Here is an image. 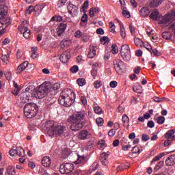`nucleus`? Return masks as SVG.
<instances>
[{
  "label": "nucleus",
  "mask_w": 175,
  "mask_h": 175,
  "mask_svg": "<svg viewBox=\"0 0 175 175\" xmlns=\"http://www.w3.org/2000/svg\"><path fill=\"white\" fill-rule=\"evenodd\" d=\"M85 120V111H81L71 115L68 118V122L70 124V129L73 132L80 131L84 126V121Z\"/></svg>",
  "instance_id": "1"
},
{
  "label": "nucleus",
  "mask_w": 175,
  "mask_h": 175,
  "mask_svg": "<svg viewBox=\"0 0 175 175\" xmlns=\"http://www.w3.org/2000/svg\"><path fill=\"white\" fill-rule=\"evenodd\" d=\"M46 133L50 137H58L68 131V127L64 125H54V121L49 120L45 124Z\"/></svg>",
  "instance_id": "2"
},
{
  "label": "nucleus",
  "mask_w": 175,
  "mask_h": 175,
  "mask_svg": "<svg viewBox=\"0 0 175 175\" xmlns=\"http://www.w3.org/2000/svg\"><path fill=\"white\" fill-rule=\"evenodd\" d=\"M73 96H75V92H73L72 89H65L60 94L58 102L62 106L70 107L73 103Z\"/></svg>",
  "instance_id": "3"
},
{
  "label": "nucleus",
  "mask_w": 175,
  "mask_h": 175,
  "mask_svg": "<svg viewBox=\"0 0 175 175\" xmlns=\"http://www.w3.org/2000/svg\"><path fill=\"white\" fill-rule=\"evenodd\" d=\"M24 114L27 118H33L38 114V105L36 103H27L24 107Z\"/></svg>",
  "instance_id": "4"
},
{
  "label": "nucleus",
  "mask_w": 175,
  "mask_h": 175,
  "mask_svg": "<svg viewBox=\"0 0 175 175\" xmlns=\"http://www.w3.org/2000/svg\"><path fill=\"white\" fill-rule=\"evenodd\" d=\"M174 20L175 12H172L164 16H159V17L157 18V22L159 24L164 25V27H167L168 25H170V24H172V22L174 21Z\"/></svg>",
  "instance_id": "5"
},
{
  "label": "nucleus",
  "mask_w": 175,
  "mask_h": 175,
  "mask_svg": "<svg viewBox=\"0 0 175 175\" xmlns=\"http://www.w3.org/2000/svg\"><path fill=\"white\" fill-rule=\"evenodd\" d=\"M46 95H50V94L49 93L47 83L44 82L41 84L37 91L35 92L34 96L37 99H42Z\"/></svg>",
  "instance_id": "6"
},
{
  "label": "nucleus",
  "mask_w": 175,
  "mask_h": 175,
  "mask_svg": "<svg viewBox=\"0 0 175 175\" xmlns=\"http://www.w3.org/2000/svg\"><path fill=\"white\" fill-rule=\"evenodd\" d=\"M75 170V165L70 163L62 164L59 167V172L62 174H72Z\"/></svg>",
  "instance_id": "7"
},
{
  "label": "nucleus",
  "mask_w": 175,
  "mask_h": 175,
  "mask_svg": "<svg viewBox=\"0 0 175 175\" xmlns=\"http://www.w3.org/2000/svg\"><path fill=\"white\" fill-rule=\"evenodd\" d=\"M120 55L124 61H129L131 59V48L128 44L122 45Z\"/></svg>",
  "instance_id": "8"
},
{
  "label": "nucleus",
  "mask_w": 175,
  "mask_h": 175,
  "mask_svg": "<svg viewBox=\"0 0 175 175\" xmlns=\"http://www.w3.org/2000/svg\"><path fill=\"white\" fill-rule=\"evenodd\" d=\"M48 92L50 95H57L58 90H59V84L55 83L52 87L49 86V83H47Z\"/></svg>",
  "instance_id": "9"
},
{
  "label": "nucleus",
  "mask_w": 175,
  "mask_h": 175,
  "mask_svg": "<svg viewBox=\"0 0 175 175\" xmlns=\"http://www.w3.org/2000/svg\"><path fill=\"white\" fill-rule=\"evenodd\" d=\"M67 9L69 14H70L72 17H75V16H76V14L79 12V8H77V6L72 3H69L68 5Z\"/></svg>",
  "instance_id": "10"
},
{
  "label": "nucleus",
  "mask_w": 175,
  "mask_h": 175,
  "mask_svg": "<svg viewBox=\"0 0 175 175\" xmlns=\"http://www.w3.org/2000/svg\"><path fill=\"white\" fill-rule=\"evenodd\" d=\"M27 25H24V24L21 25V27H18L21 33L23 34V36L25 39H29L31 36V31L27 28Z\"/></svg>",
  "instance_id": "11"
},
{
  "label": "nucleus",
  "mask_w": 175,
  "mask_h": 175,
  "mask_svg": "<svg viewBox=\"0 0 175 175\" xmlns=\"http://www.w3.org/2000/svg\"><path fill=\"white\" fill-rule=\"evenodd\" d=\"M59 59L61 62H63V64H66V62H68L70 59V53H69V51L63 53L60 55Z\"/></svg>",
  "instance_id": "12"
},
{
  "label": "nucleus",
  "mask_w": 175,
  "mask_h": 175,
  "mask_svg": "<svg viewBox=\"0 0 175 175\" xmlns=\"http://www.w3.org/2000/svg\"><path fill=\"white\" fill-rule=\"evenodd\" d=\"M175 129H171L168 131L165 135V138L167 140L174 141L175 140Z\"/></svg>",
  "instance_id": "13"
},
{
  "label": "nucleus",
  "mask_w": 175,
  "mask_h": 175,
  "mask_svg": "<svg viewBox=\"0 0 175 175\" xmlns=\"http://www.w3.org/2000/svg\"><path fill=\"white\" fill-rule=\"evenodd\" d=\"M113 66L116 70V72H120L122 68H124V63L120 60H114L113 61Z\"/></svg>",
  "instance_id": "14"
},
{
  "label": "nucleus",
  "mask_w": 175,
  "mask_h": 175,
  "mask_svg": "<svg viewBox=\"0 0 175 175\" xmlns=\"http://www.w3.org/2000/svg\"><path fill=\"white\" fill-rule=\"evenodd\" d=\"M41 163L44 167H49L51 165V159L49 156H45L42 159Z\"/></svg>",
  "instance_id": "15"
},
{
  "label": "nucleus",
  "mask_w": 175,
  "mask_h": 175,
  "mask_svg": "<svg viewBox=\"0 0 175 175\" xmlns=\"http://www.w3.org/2000/svg\"><path fill=\"white\" fill-rule=\"evenodd\" d=\"M175 163V154H171L168 157V158L165 160V165L167 166H172V165H174Z\"/></svg>",
  "instance_id": "16"
},
{
  "label": "nucleus",
  "mask_w": 175,
  "mask_h": 175,
  "mask_svg": "<svg viewBox=\"0 0 175 175\" xmlns=\"http://www.w3.org/2000/svg\"><path fill=\"white\" fill-rule=\"evenodd\" d=\"M28 65H29L28 62H24L21 64H20L18 66L16 73H21V72H24V70H25V69H27V66H28Z\"/></svg>",
  "instance_id": "17"
},
{
  "label": "nucleus",
  "mask_w": 175,
  "mask_h": 175,
  "mask_svg": "<svg viewBox=\"0 0 175 175\" xmlns=\"http://www.w3.org/2000/svg\"><path fill=\"white\" fill-rule=\"evenodd\" d=\"M8 14V7L5 5H0V20L3 18Z\"/></svg>",
  "instance_id": "18"
},
{
  "label": "nucleus",
  "mask_w": 175,
  "mask_h": 175,
  "mask_svg": "<svg viewBox=\"0 0 175 175\" xmlns=\"http://www.w3.org/2000/svg\"><path fill=\"white\" fill-rule=\"evenodd\" d=\"M70 43H72V41H70V39L64 38L60 42V47L61 49H65V47H67V46L70 45Z\"/></svg>",
  "instance_id": "19"
},
{
  "label": "nucleus",
  "mask_w": 175,
  "mask_h": 175,
  "mask_svg": "<svg viewBox=\"0 0 175 175\" xmlns=\"http://www.w3.org/2000/svg\"><path fill=\"white\" fill-rule=\"evenodd\" d=\"M139 14L142 17H147L150 14V10L147 7H144L140 10Z\"/></svg>",
  "instance_id": "20"
},
{
  "label": "nucleus",
  "mask_w": 175,
  "mask_h": 175,
  "mask_svg": "<svg viewBox=\"0 0 175 175\" xmlns=\"http://www.w3.org/2000/svg\"><path fill=\"white\" fill-rule=\"evenodd\" d=\"M88 131L83 130L79 133L78 138L80 139V140H85V139L88 137Z\"/></svg>",
  "instance_id": "21"
},
{
  "label": "nucleus",
  "mask_w": 175,
  "mask_h": 175,
  "mask_svg": "<svg viewBox=\"0 0 175 175\" xmlns=\"http://www.w3.org/2000/svg\"><path fill=\"white\" fill-rule=\"evenodd\" d=\"M120 25V36L122 39H125L126 38V31H125V27L124 26V23L122 22H119Z\"/></svg>",
  "instance_id": "22"
},
{
  "label": "nucleus",
  "mask_w": 175,
  "mask_h": 175,
  "mask_svg": "<svg viewBox=\"0 0 175 175\" xmlns=\"http://www.w3.org/2000/svg\"><path fill=\"white\" fill-rule=\"evenodd\" d=\"M122 121L123 122V126L125 128H129V118L126 115H123L122 118Z\"/></svg>",
  "instance_id": "23"
},
{
  "label": "nucleus",
  "mask_w": 175,
  "mask_h": 175,
  "mask_svg": "<svg viewBox=\"0 0 175 175\" xmlns=\"http://www.w3.org/2000/svg\"><path fill=\"white\" fill-rule=\"evenodd\" d=\"M99 12H100V10L98 8H92L90 10L89 16L90 17H95V14H98Z\"/></svg>",
  "instance_id": "24"
},
{
  "label": "nucleus",
  "mask_w": 175,
  "mask_h": 175,
  "mask_svg": "<svg viewBox=\"0 0 175 175\" xmlns=\"http://www.w3.org/2000/svg\"><path fill=\"white\" fill-rule=\"evenodd\" d=\"M159 16H161V15H159V12H158V10H155L150 14V17L152 20H156V21H158V18H159Z\"/></svg>",
  "instance_id": "25"
},
{
  "label": "nucleus",
  "mask_w": 175,
  "mask_h": 175,
  "mask_svg": "<svg viewBox=\"0 0 175 175\" xmlns=\"http://www.w3.org/2000/svg\"><path fill=\"white\" fill-rule=\"evenodd\" d=\"M16 151V155H18V157H25V150L21 146L17 147Z\"/></svg>",
  "instance_id": "26"
},
{
  "label": "nucleus",
  "mask_w": 175,
  "mask_h": 175,
  "mask_svg": "<svg viewBox=\"0 0 175 175\" xmlns=\"http://www.w3.org/2000/svg\"><path fill=\"white\" fill-rule=\"evenodd\" d=\"M93 106L94 109V113H96V114H103V110L100 107H99V105L94 103Z\"/></svg>",
  "instance_id": "27"
},
{
  "label": "nucleus",
  "mask_w": 175,
  "mask_h": 175,
  "mask_svg": "<svg viewBox=\"0 0 175 175\" xmlns=\"http://www.w3.org/2000/svg\"><path fill=\"white\" fill-rule=\"evenodd\" d=\"M134 43L135 46H137L138 47H142L144 42H143V40L139 38H136V36H134Z\"/></svg>",
  "instance_id": "28"
},
{
  "label": "nucleus",
  "mask_w": 175,
  "mask_h": 175,
  "mask_svg": "<svg viewBox=\"0 0 175 175\" xmlns=\"http://www.w3.org/2000/svg\"><path fill=\"white\" fill-rule=\"evenodd\" d=\"M85 162V158L84 156H78L77 161L74 162L75 165H80Z\"/></svg>",
  "instance_id": "29"
},
{
  "label": "nucleus",
  "mask_w": 175,
  "mask_h": 175,
  "mask_svg": "<svg viewBox=\"0 0 175 175\" xmlns=\"http://www.w3.org/2000/svg\"><path fill=\"white\" fill-rule=\"evenodd\" d=\"M11 21L9 18L4 19L2 22H0V28H2V27H9L11 24Z\"/></svg>",
  "instance_id": "30"
},
{
  "label": "nucleus",
  "mask_w": 175,
  "mask_h": 175,
  "mask_svg": "<svg viewBox=\"0 0 175 175\" xmlns=\"http://www.w3.org/2000/svg\"><path fill=\"white\" fill-rule=\"evenodd\" d=\"M7 173L8 175H15L16 172L14 171V167H13L12 165H9L7 167Z\"/></svg>",
  "instance_id": "31"
},
{
  "label": "nucleus",
  "mask_w": 175,
  "mask_h": 175,
  "mask_svg": "<svg viewBox=\"0 0 175 175\" xmlns=\"http://www.w3.org/2000/svg\"><path fill=\"white\" fill-rule=\"evenodd\" d=\"M161 3H162L161 0H152L150 3V6H152V8H158Z\"/></svg>",
  "instance_id": "32"
},
{
  "label": "nucleus",
  "mask_w": 175,
  "mask_h": 175,
  "mask_svg": "<svg viewBox=\"0 0 175 175\" xmlns=\"http://www.w3.org/2000/svg\"><path fill=\"white\" fill-rule=\"evenodd\" d=\"M162 36L163 39H165L166 40H170V39H172V33L169 31H164L162 33Z\"/></svg>",
  "instance_id": "33"
},
{
  "label": "nucleus",
  "mask_w": 175,
  "mask_h": 175,
  "mask_svg": "<svg viewBox=\"0 0 175 175\" xmlns=\"http://www.w3.org/2000/svg\"><path fill=\"white\" fill-rule=\"evenodd\" d=\"M81 22L82 23V25H87V23H88V15L87 14H84L82 16Z\"/></svg>",
  "instance_id": "34"
},
{
  "label": "nucleus",
  "mask_w": 175,
  "mask_h": 175,
  "mask_svg": "<svg viewBox=\"0 0 175 175\" xmlns=\"http://www.w3.org/2000/svg\"><path fill=\"white\" fill-rule=\"evenodd\" d=\"M95 55H96V51L95 50V49H90V52L88 54V58H94Z\"/></svg>",
  "instance_id": "35"
},
{
  "label": "nucleus",
  "mask_w": 175,
  "mask_h": 175,
  "mask_svg": "<svg viewBox=\"0 0 175 175\" xmlns=\"http://www.w3.org/2000/svg\"><path fill=\"white\" fill-rule=\"evenodd\" d=\"M88 6H90V1H88V0H86L82 5V10L83 13H85L87 12L86 10L88 9Z\"/></svg>",
  "instance_id": "36"
},
{
  "label": "nucleus",
  "mask_w": 175,
  "mask_h": 175,
  "mask_svg": "<svg viewBox=\"0 0 175 175\" xmlns=\"http://www.w3.org/2000/svg\"><path fill=\"white\" fill-rule=\"evenodd\" d=\"M44 8V5H36L34 7V12H38V14H39V13H40V12H42V10H43Z\"/></svg>",
  "instance_id": "37"
},
{
  "label": "nucleus",
  "mask_w": 175,
  "mask_h": 175,
  "mask_svg": "<svg viewBox=\"0 0 175 175\" xmlns=\"http://www.w3.org/2000/svg\"><path fill=\"white\" fill-rule=\"evenodd\" d=\"M155 120L159 125H162V124L165 123V117L163 116H159Z\"/></svg>",
  "instance_id": "38"
},
{
  "label": "nucleus",
  "mask_w": 175,
  "mask_h": 175,
  "mask_svg": "<svg viewBox=\"0 0 175 175\" xmlns=\"http://www.w3.org/2000/svg\"><path fill=\"white\" fill-rule=\"evenodd\" d=\"M85 79L83 78H79L77 80V83L78 84V85H79V87H83L85 85Z\"/></svg>",
  "instance_id": "39"
},
{
  "label": "nucleus",
  "mask_w": 175,
  "mask_h": 175,
  "mask_svg": "<svg viewBox=\"0 0 175 175\" xmlns=\"http://www.w3.org/2000/svg\"><path fill=\"white\" fill-rule=\"evenodd\" d=\"M98 166H99V163H98V162L93 163L90 167V172H95V170L98 169Z\"/></svg>",
  "instance_id": "40"
},
{
  "label": "nucleus",
  "mask_w": 175,
  "mask_h": 175,
  "mask_svg": "<svg viewBox=\"0 0 175 175\" xmlns=\"http://www.w3.org/2000/svg\"><path fill=\"white\" fill-rule=\"evenodd\" d=\"M101 155H102L101 163H103V165H106V157H109V154L103 152Z\"/></svg>",
  "instance_id": "41"
},
{
  "label": "nucleus",
  "mask_w": 175,
  "mask_h": 175,
  "mask_svg": "<svg viewBox=\"0 0 175 175\" xmlns=\"http://www.w3.org/2000/svg\"><path fill=\"white\" fill-rule=\"evenodd\" d=\"M150 53L152 55H154V56H157V57H159V55H161V52L158 51V50L154 49H151L150 51Z\"/></svg>",
  "instance_id": "42"
},
{
  "label": "nucleus",
  "mask_w": 175,
  "mask_h": 175,
  "mask_svg": "<svg viewBox=\"0 0 175 175\" xmlns=\"http://www.w3.org/2000/svg\"><path fill=\"white\" fill-rule=\"evenodd\" d=\"M133 90L134 91V92H137V94H141L142 92V86L140 85H135L133 88Z\"/></svg>",
  "instance_id": "43"
},
{
  "label": "nucleus",
  "mask_w": 175,
  "mask_h": 175,
  "mask_svg": "<svg viewBox=\"0 0 175 175\" xmlns=\"http://www.w3.org/2000/svg\"><path fill=\"white\" fill-rule=\"evenodd\" d=\"M111 49L112 54H118V46L116 44H112Z\"/></svg>",
  "instance_id": "44"
},
{
  "label": "nucleus",
  "mask_w": 175,
  "mask_h": 175,
  "mask_svg": "<svg viewBox=\"0 0 175 175\" xmlns=\"http://www.w3.org/2000/svg\"><path fill=\"white\" fill-rule=\"evenodd\" d=\"M103 118H98L96 119V123L97 124L98 126H102L103 125Z\"/></svg>",
  "instance_id": "45"
},
{
  "label": "nucleus",
  "mask_w": 175,
  "mask_h": 175,
  "mask_svg": "<svg viewBox=\"0 0 175 175\" xmlns=\"http://www.w3.org/2000/svg\"><path fill=\"white\" fill-rule=\"evenodd\" d=\"M68 2V0H59L57 2V8H62V6H65V3Z\"/></svg>",
  "instance_id": "46"
},
{
  "label": "nucleus",
  "mask_w": 175,
  "mask_h": 175,
  "mask_svg": "<svg viewBox=\"0 0 175 175\" xmlns=\"http://www.w3.org/2000/svg\"><path fill=\"white\" fill-rule=\"evenodd\" d=\"M31 51V58H33V59H36V58H38V54H36V48H32Z\"/></svg>",
  "instance_id": "47"
},
{
  "label": "nucleus",
  "mask_w": 175,
  "mask_h": 175,
  "mask_svg": "<svg viewBox=\"0 0 175 175\" xmlns=\"http://www.w3.org/2000/svg\"><path fill=\"white\" fill-rule=\"evenodd\" d=\"M68 27V24L62 23L60 25L57 27L59 29H62V31H64L66 29V27Z\"/></svg>",
  "instance_id": "48"
},
{
  "label": "nucleus",
  "mask_w": 175,
  "mask_h": 175,
  "mask_svg": "<svg viewBox=\"0 0 175 175\" xmlns=\"http://www.w3.org/2000/svg\"><path fill=\"white\" fill-rule=\"evenodd\" d=\"M51 21H62V16H54L51 18Z\"/></svg>",
  "instance_id": "49"
},
{
  "label": "nucleus",
  "mask_w": 175,
  "mask_h": 175,
  "mask_svg": "<svg viewBox=\"0 0 175 175\" xmlns=\"http://www.w3.org/2000/svg\"><path fill=\"white\" fill-rule=\"evenodd\" d=\"M75 38L79 39V38H81V36H83V33L81 32V31L77 30L75 33Z\"/></svg>",
  "instance_id": "50"
},
{
  "label": "nucleus",
  "mask_w": 175,
  "mask_h": 175,
  "mask_svg": "<svg viewBox=\"0 0 175 175\" xmlns=\"http://www.w3.org/2000/svg\"><path fill=\"white\" fill-rule=\"evenodd\" d=\"M71 73H77L79 72V66H73L70 68Z\"/></svg>",
  "instance_id": "51"
},
{
  "label": "nucleus",
  "mask_w": 175,
  "mask_h": 175,
  "mask_svg": "<svg viewBox=\"0 0 175 175\" xmlns=\"http://www.w3.org/2000/svg\"><path fill=\"white\" fill-rule=\"evenodd\" d=\"M5 76L7 79V80L10 81L12 80V72L10 71H8L5 73Z\"/></svg>",
  "instance_id": "52"
},
{
  "label": "nucleus",
  "mask_w": 175,
  "mask_h": 175,
  "mask_svg": "<svg viewBox=\"0 0 175 175\" xmlns=\"http://www.w3.org/2000/svg\"><path fill=\"white\" fill-rule=\"evenodd\" d=\"M133 152L134 154H140V152H142V150L139 149L138 146H134L133 148Z\"/></svg>",
  "instance_id": "53"
},
{
  "label": "nucleus",
  "mask_w": 175,
  "mask_h": 175,
  "mask_svg": "<svg viewBox=\"0 0 175 175\" xmlns=\"http://www.w3.org/2000/svg\"><path fill=\"white\" fill-rule=\"evenodd\" d=\"M102 87V82L100 81H96L94 82V88H100Z\"/></svg>",
  "instance_id": "54"
},
{
  "label": "nucleus",
  "mask_w": 175,
  "mask_h": 175,
  "mask_svg": "<svg viewBox=\"0 0 175 175\" xmlns=\"http://www.w3.org/2000/svg\"><path fill=\"white\" fill-rule=\"evenodd\" d=\"M110 59V52L109 51H105V53L104 55V59L107 61V59Z\"/></svg>",
  "instance_id": "55"
},
{
  "label": "nucleus",
  "mask_w": 175,
  "mask_h": 175,
  "mask_svg": "<svg viewBox=\"0 0 175 175\" xmlns=\"http://www.w3.org/2000/svg\"><path fill=\"white\" fill-rule=\"evenodd\" d=\"M107 40H109V38H107V36H103L100 38V42L103 44H106V43H107Z\"/></svg>",
  "instance_id": "56"
},
{
  "label": "nucleus",
  "mask_w": 175,
  "mask_h": 175,
  "mask_svg": "<svg viewBox=\"0 0 175 175\" xmlns=\"http://www.w3.org/2000/svg\"><path fill=\"white\" fill-rule=\"evenodd\" d=\"M34 8L35 7H33L32 5L29 6L28 9L27 10V14H31V13H32V12H34L35 11Z\"/></svg>",
  "instance_id": "57"
},
{
  "label": "nucleus",
  "mask_w": 175,
  "mask_h": 175,
  "mask_svg": "<svg viewBox=\"0 0 175 175\" xmlns=\"http://www.w3.org/2000/svg\"><path fill=\"white\" fill-rule=\"evenodd\" d=\"M122 14L124 17H126V18H129V17H131V14L127 10H123Z\"/></svg>",
  "instance_id": "58"
},
{
  "label": "nucleus",
  "mask_w": 175,
  "mask_h": 175,
  "mask_svg": "<svg viewBox=\"0 0 175 175\" xmlns=\"http://www.w3.org/2000/svg\"><path fill=\"white\" fill-rule=\"evenodd\" d=\"M117 85H118V83H117V81H111L109 83V86L111 87V88H116Z\"/></svg>",
  "instance_id": "59"
},
{
  "label": "nucleus",
  "mask_w": 175,
  "mask_h": 175,
  "mask_svg": "<svg viewBox=\"0 0 175 175\" xmlns=\"http://www.w3.org/2000/svg\"><path fill=\"white\" fill-rule=\"evenodd\" d=\"M129 29H130V32L131 33V35L133 36H135V32L136 31V29H135V27L132 26V25H131L129 26Z\"/></svg>",
  "instance_id": "60"
},
{
  "label": "nucleus",
  "mask_w": 175,
  "mask_h": 175,
  "mask_svg": "<svg viewBox=\"0 0 175 175\" xmlns=\"http://www.w3.org/2000/svg\"><path fill=\"white\" fill-rule=\"evenodd\" d=\"M56 32L57 36H61L62 33H64L65 31L61 29H59L58 27L56 29Z\"/></svg>",
  "instance_id": "61"
},
{
  "label": "nucleus",
  "mask_w": 175,
  "mask_h": 175,
  "mask_svg": "<svg viewBox=\"0 0 175 175\" xmlns=\"http://www.w3.org/2000/svg\"><path fill=\"white\" fill-rule=\"evenodd\" d=\"M108 135H109V136H110V137H113V136H114V135H116V130H114V129H111V130L108 132Z\"/></svg>",
  "instance_id": "62"
},
{
  "label": "nucleus",
  "mask_w": 175,
  "mask_h": 175,
  "mask_svg": "<svg viewBox=\"0 0 175 175\" xmlns=\"http://www.w3.org/2000/svg\"><path fill=\"white\" fill-rule=\"evenodd\" d=\"M16 154H17V152H16V149H11L10 150V155L11 157H15Z\"/></svg>",
  "instance_id": "63"
},
{
  "label": "nucleus",
  "mask_w": 175,
  "mask_h": 175,
  "mask_svg": "<svg viewBox=\"0 0 175 175\" xmlns=\"http://www.w3.org/2000/svg\"><path fill=\"white\" fill-rule=\"evenodd\" d=\"M164 98H159V97H154V102H157L158 103L161 102H163Z\"/></svg>",
  "instance_id": "64"
}]
</instances>
